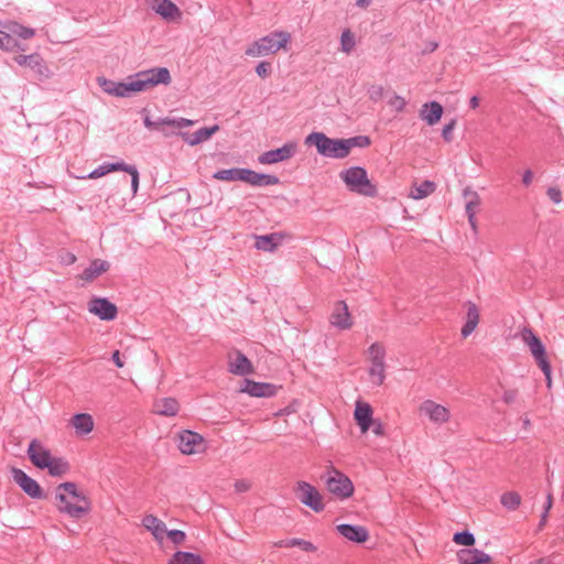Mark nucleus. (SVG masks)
<instances>
[{"label":"nucleus","instance_id":"1","mask_svg":"<svg viewBox=\"0 0 564 564\" xmlns=\"http://www.w3.org/2000/svg\"><path fill=\"white\" fill-rule=\"evenodd\" d=\"M172 82L171 73L166 67H153L140 70L124 82H113L105 77H98L97 83L108 95L127 98L132 95L150 90L159 85H170Z\"/></svg>","mask_w":564,"mask_h":564},{"label":"nucleus","instance_id":"2","mask_svg":"<svg viewBox=\"0 0 564 564\" xmlns=\"http://www.w3.org/2000/svg\"><path fill=\"white\" fill-rule=\"evenodd\" d=\"M57 509L72 518H80L90 510L86 496L77 489L75 482H63L56 488Z\"/></svg>","mask_w":564,"mask_h":564},{"label":"nucleus","instance_id":"3","mask_svg":"<svg viewBox=\"0 0 564 564\" xmlns=\"http://www.w3.org/2000/svg\"><path fill=\"white\" fill-rule=\"evenodd\" d=\"M28 456L34 466L40 469H47L51 476L59 477L69 470V465L66 460L53 456L51 451L37 440L31 441L28 447Z\"/></svg>","mask_w":564,"mask_h":564},{"label":"nucleus","instance_id":"4","mask_svg":"<svg viewBox=\"0 0 564 564\" xmlns=\"http://www.w3.org/2000/svg\"><path fill=\"white\" fill-rule=\"evenodd\" d=\"M291 39V34L286 31H273L251 43L246 50V55L261 57L276 54L280 50L286 51Z\"/></svg>","mask_w":564,"mask_h":564},{"label":"nucleus","instance_id":"5","mask_svg":"<svg viewBox=\"0 0 564 564\" xmlns=\"http://www.w3.org/2000/svg\"><path fill=\"white\" fill-rule=\"evenodd\" d=\"M520 338L524 345L529 348L531 356L533 357L538 367L542 370L545 376L546 387L552 388V369L547 358V352L544 344L533 333L531 328H523L520 333Z\"/></svg>","mask_w":564,"mask_h":564},{"label":"nucleus","instance_id":"6","mask_svg":"<svg viewBox=\"0 0 564 564\" xmlns=\"http://www.w3.org/2000/svg\"><path fill=\"white\" fill-rule=\"evenodd\" d=\"M306 145H314L322 156L345 159L348 151L345 139H332L323 132H312L305 138Z\"/></svg>","mask_w":564,"mask_h":564},{"label":"nucleus","instance_id":"7","mask_svg":"<svg viewBox=\"0 0 564 564\" xmlns=\"http://www.w3.org/2000/svg\"><path fill=\"white\" fill-rule=\"evenodd\" d=\"M339 176L351 192L369 197H373L377 194V188L368 178L364 167H349L341 171Z\"/></svg>","mask_w":564,"mask_h":564},{"label":"nucleus","instance_id":"8","mask_svg":"<svg viewBox=\"0 0 564 564\" xmlns=\"http://www.w3.org/2000/svg\"><path fill=\"white\" fill-rule=\"evenodd\" d=\"M323 478L327 490L337 498L344 500L354 494L352 481L333 466L328 468Z\"/></svg>","mask_w":564,"mask_h":564},{"label":"nucleus","instance_id":"9","mask_svg":"<svg viewBox=\"0 0 564 564\" xmlns=\"http://www.w3.org/2000/svg\"><path fill=\"white\" fill-rule=\"evenodd\" d=\"M177 446L184 455L203 454L207 449L205 438L193 431L184 430L177 434Z\"/></svg>","mask_w":564,"mask_h":564},{"label":"nucleus","instance_id":"10","mask_svg":"<svg viewBox=\"0 0 564 564\" xmlns=\"http://www.w3.org/2000/svg\"><path fill=\"white\" fill-rule=\"evenodd\" d=\"M296 492L299 495L300 501L310 507L315 512H321L324 510V503L321 494L318 490L306 481H297L296 482Z\"/></svg>","mask_w":564,"mask_h":564},{"label":"nucleus","instance_id":"11","mask_svg":"<svg viewBox=\"0 0 564 564\" xmlns=\"http://www.w3.org/2000/svg\"><path fill=\"white\" fill-rule=\"evenodd\" d=\"M89 313L102 321H113L117 317V306L105 297H93L88 302Z\"/></svg>","mask_w":564,"mask_h":564},{"label":"nucleus","instance_id":"12","mask_svg":"<svg viewBox=\"0 0 564 564\" xmlns=\"http://www.w3.org/2000/svg\"><path fill=\"white\" fill-rule=\"evenodd\" d=\"M296 152V143L288 142L283 147L267 151L259 155L258 161L261 164H275L291 159Z\"/></svg>","mask_w":564,"mask_h":564},{"label":"nucleus","instance_id":"13","mask_svg":"<svg viewBox=\"0 0 564 564\" xmlns=\"http://www.w3.org/2000/svg\"><path fill=\"white\" fill-rule=\"evenodd\" d=\"M11 474L13 480L31 498L40 499L43 497V491L37 481L28 476L22 469L12 468Z\"/></svg>","mask_w":564,"mask_h":564},{"label":"nucleus","instance_id":"14","mask_svg":"<svg viewBox=\"0 0 564 564\" xmlns=\"http://www.w3.org/2000/svg\"><path fill=\"white\" fill-rule=\"evenodd\" d=\"M151 9L169 22L180 21L182 11L171 0H149Z\"/></svg>","mask_w":564,"mask_h":564},{"label":"nucleus","instance_id":"15","mask_svg":"<svg viewBox=\"0 0 564 564\" xmlns=\"http://www.w3.org/2000/svg\"><path fill=\"white\" fill-rule=\"evenodd\" d=\"M329 323L332 326L346 330L352 327V317L349 313L348 306L344 301L335 303L333 312L329 316Z\"/></svg>","mask_w":564,"mask_h":564},{"label":"nucleus","instance_id":"16","mask_svg":"<svg viewBox=\"0 0 564 564\" xmlns=\"http://www.w3.org/2000/svg\"><path fill=\"white\" fill-rule=\"evenodd\" d=\"M425 416L433 424L441 426L448 423L452 415L447 406L432 400H425Z\"/></svg>","mask_w":564,"mask_h":564},{"label":"nucleus","instance_id":"17","mask_svg":"<svg viewBox=\"0 0 564 564\" xmlns=\"http://www.w3.org/2000/svg\"><path fill=\"white\" fill-rule=\"evenodd\" d=\"M14 61L20 66H25L32 69L40 79L47 78L50 76V69L39 54L17 55Z\"/></svg>","mask_w":564,"mask_h":564},{"label":"nucleus","instance_id":"18","mask_svg":"<svg viewBox=\"0 0 564 564\" xmlns=\"http://www.w3.org/2000/svg\"><path fill=\"white\" fill-rule=\"evenodd\" d=\"M240 181L252 186H270L279 183V178L274 175L258 173L249 169H241Z\"/></svg>","mask_w":564,"mask_h":564},{"label":"nucleus","instance_id":"19","mask_svg":"<svg viewBox=\"0 0 564 564\" xmlns=\"http://www.w3.org/2000/svg\"><path fill=\"white\" fill-rule=\"evenodd\" d=\"M241 392L248 393L249 395L257 398H270L276 393V388L271 383L246 380L245 387L241 389Z\"/></svg>","mask_w":564,"mask_h":564},{"label":"nucleus","instance_id":"20","mask_svg":"<svg viewBox=\"0 0 564 564\" xmlns=\"http://www.w3.org/2000/svg\"><path fill=\"white\" fill-rule=\"evenodd\" d=\"M229 371L237 376H246L253 372L250 360L240 351L229 355Z\"/></svg>","mask_w":564,"mask_h":564},{"label":"nucleus","instance_id":"21","mask_svg":"<svg viewBox=\"0 0 564 564\" xmlns=\"http://www.w3.org/2000/svg\"><path fill=\"white\" fill-rule=\"evenodd\" d=\"M459 564H491L492 558L477 549H464L457 553Z\"/></svg>","mask_w":564,"mask_h":564},{"label":"nucleus","instance_id":"22","mask_svg":"<svg viewBox=\"0 0 564 564\" xmlns=\"http://www.w3.org/2000/svg\"><path fill=\"white\" fill-rule=\"evenodd\" d=\"M354 416L361 432L366 433L372 424V408L366 402L357 401Z\"/></svg>","mask_w":564,"mask_h":564},{"label":"nucleus","instance_id":"23","mask_svg":"<svg viewBox=\"0 0 564 564\" xmlns=\"http://www.w3.org/2000/svg\"><path fill=\"white\" fill-rule=\"evenodd\" d=\"M218 130L219 126L215 124L213 127L200 128L194 133L181 132L180 135L184 142L193 147L209 140Z\"/></svg>","mask_w":564,"mask_h":564},{"label":"nucleus","instance_id":"24","mask_svg":"<svg viewBox=\"0 0 564 564\" xmlns=\"http://www.w3.org/2000/svg\"><path fill=\"white\" fill-rule=\"evenodd\" d=\"M336 529L345 539L356 543H364L369 538L367 529L361 525L339 524Z\"/></svg>","mask_w":564,"mask_h":564},{"label":"nucleus","instance_id":"25","mask_svg":"<svg viewBox=\"0 0 564 564\" xmlns=\"http://www.w3.org/2000/svg\"><path fill=\"white\" fill-rule=\"evenodd\" d=\"M142 524L159 543H162L167 531L166 524L162 520L153 514H147L142 520Z\"/></svg>","mask_w":564,"mask_h":564},{"label":"nucleus","instance_id":"26","mask_svg":"<svg viewBox=\"0 0 564 564\" xmlns=\"http://www.w3.org/2000/svg\"><path fill=\"white\" fill-rule=\"evenodd\" d=\"M110 268V263L106 260L95 259L90 262L89 267L86 268L79 278L86 282H93L95 279L107 272Z\"/></svg>","mask_w":564,"mask_h":564},{"label":"nucleus","instance_id":"27","mask_svg":"<svg viewBox=\"0 0 564 564\" xmlns=\"http://www.w3.org/2000/svg\"><path fill=\"white\" fill-rule=\"evenodd\" d=\"M0 26L3 31H7L11 36H19L23 40H29L34 36L35 30L32 28L24 26L15 21L7 20L0 22Z\"/></svg>","mask_w":564,"mask_h":564},{"label":"nucleus","instance_id":"28","mask_svg":"<svg viewBox=\"0 0 564 564\" xmlns=\"http://www.w3.org/2000/svg\"><path fill=\"white\" fill-rule=\"evenodd\" d=\"M480 319V313L475 303L467 304L466 321L462 327V336L467 338L477 327Z\"/></svg>","mask_w":564,"mask_h":564},{"label":"nucleus","instance_id":"29","mask_svg":"<svg viewBox=\"0 0 564 564\" xmlns=\"http://www.w3.org/2000/svg\"><path fill=\"white\" fill-rule=\"evenodd\" d=\"M70 424L75 429V433L78 436L87 435L94 429L93 416L87 413L75 414L70 420Z\"/></svg>","mask_w":564,"mask_h":564},{"label":"nucleus","instance_id":"30","mask_svg":"<svg viewBox=\"0 0 564 564\" xmlns=\"http://www.w3.org/2000/svg\"><path fill=\"white\" fill-rule=\"evenodd\" d=\"M180 410V404L174 398H161L153 404L154 413L164 416H174Z\"/></svg>","mask_w":564,"mask_h":564},{"label":"nucleus","instance_id":"31","mask_svg":"<svg viewBox=\"0 0 564 564\" xmlns=\"http://www.w3.org/2000/svg\"><path fill=\"white\" fill-rule=\"evenodd\" d=\"M464 200H465V209L468 215L469 224L473 228H476V213L477 208L480 205V197L479 195L471 191V189H465L464 191Z\"/></svg>","mask_w":564,"mask_h":564},{"label":"nucleus","instance_id":"32","mask_svg":"<svg viewBox=\"0 0 564 564\" xmlns=\"http://www.w3.org/2000/svg\"><path fill=\"white\" fill-rule=\"evenodd\" d=\"M282 239L279 234H270L264 236H256L254 247L258 250L272 252L281 243Z\"/></svg>","mask_w":564,"mask_h":564},{"label":"nucleus","instance_id":"33","mask_svg":"<svg viewBox=\"0 0 564 564\" xmlns=\"http://www.w3.org/2000/svg\"><path fill=\"white\" fill-rule=\"evenodd\" d=\"M366 356L370 365L386 364V346L380 341H376L368 347Z\"/></svg>","mask_w":564,"mask_h":564},{"label":"nucleus","instance_id":"34","mask_svg":"<svg viewBox=\"0 0 564 564\" xmlns=\"http://www.w3.org/2000/svg\"><path fill=\"white\" fill-rule=\"evenodd\" d=\"M443 107L437 101H432L430 104H425V123L429 126H434L438 123L443 116Z\"/></svg>","mask_w":564,"mask_h":564},{"label":"nucleus","instance_id":"35","mask_svg":"<svg viewBox=\"0 0 564 564\" xmlns=\"http://www.w3.org/2000/svg\"><path fill=\"white\" fill-rule=\"evenodd\" d=\"M169 564H203V560L198 554L177 551L170 558Z\"/></svg>","mask_w":564,"mask_h":564},{"label":"nucleus","instance_id":"36","mask_svg":"<svg viewBox=\"0 0 564 564\" xmlns=\"http://www.w3.org/2000/svg\"><path fill=\"white\" fill-rule=\"evenodd\" d=\"M386 369H387V364H376V365L369 366L368 376H369L370 382L373 386L380 387L381 384H383V382L386 380Z\"/></svg>","mask_w":564,"mask_h":564},{"label":"nucleus","instance_id":"37","mask_svg":"<svg viewBox=\"0 0 564 564\" xmlns=\"http://www.w3.org/2000/svg\"><path fill=\"white\" fill-rule=\"evenodd\" d=\"M122 163L123 162L104 163L91 171L87 176H82L80 178H98L110 172L120 171L122 169Z\"/></svg>","mask_w":564,"mask_h":564},{"label":"nucleus","instance_id":"38","mask_svg":"<svg viewBox=\"0 0 564 564\" xmlns=\"http://www.w3.org/2000/svg\"><path fill=\"white\" fill-rule=\"evenodd\" d=\"M521 501V496L516 491H507L500 497L501 505L510 511L517 510L520 507Z\"/></svg>","mask_w":564,"mask_h":564},{"label":"nucleus","instance_id":"39","mask_svg":"<svg viewBox=\"0 0 564 564\" xmlns=\"http://www.w3.org/2000/svg\"><path fill=\"white\" fill-rule=\"evenodd\" d=\"M275 545L280 546V547H282V546H285V547L299 546L305 552H315L316 551V546L313 543H311L310 541L302 540V539H291V540H286V541H280Z\"/></svg>","mask_w":564,"mask_h":564},{"label":"nucleus","instance_id":"40","mask_svg":"<svg viewBox=\"0 0 564 564\" xmlns=\"http://www.w3.org/2000/svg\"><path fill=\"white\" fill-rule=\"evenodd\" d=\"M241 169H228V170H219L214 173L213 177L218 181L225 182H234L240 181Z\"/></svg>","mask_w":564,"mask_h":564},{"label":"nucleus","instance_id":"41","mask_svg":"<svg viewBox=\"0 0 564 564\" xmlns=\"http://www.w3.org/2000/svg\"><path fill=\"white\" fill-rule=\"evenodd\" d=\"M163 122L165 123L167 129L173 132L175 129H183V128L192 127L195 123V121L186 119V118H170V117L164 118Z\"/></svg>","mask_w":564,"mask_h":564},{"label":"nucleus","instance_id":"42","mask_svg":"<svg viewBox=\"0 0 564 564\" xmlns=\"http://www.w3.org/2000/svg\"><path fill=\"white\" fill-rule=\"evenodd\" d=\"M163 120H164V118L153 121L150 119V117L147 116L143 120V123H144L145 128H148L150 130H160L164 137H171V135L175 134V132L170 131L167 129V127L165 126Z\"/></svg>","mask_w":564,"mask_h":564},{"label":"nucleus","instance_id":"43","mask_svg":"<svg viewBox=\"0 0 564 564\" xmlns=\"http://www.w3.org/2000/svg\"><path fill=\"white\" fill-rule=\"evenodd\" d=\"M356 41L355 35L350 32V30H345L340 36V50L346 54H350L355 48Z\"/></svg>","mask_w":564,"mask_h":564},{"label":"nucleus","instance_id":"44","mask_svg":"<svg viewBox=\"0 0 564 564\" xmlns=\"http://www.w3.org/2000/svg\"><path fill=\"white\" fill-rule=\"evenodd\" d=\"M345 143L347 145V151L349 154L352 148L368 147L370 144V139H369V137H366V135H357V137L345 139Z\"/></svg>","mask_w":564,"mask_h":564},{"label":"nucleus","instance_id":"45","mask_svg":"<svg viewBox=\"0 0 564 564\" xmlns=\"http://www.w3.org/2000/svg\"><path fill=\"white\" fill-rule=\"evenodd\" d=\"M18 47V42L7 31L0 30V48L6 51H13Z\"/></svg>","mask_w":564,"mask_h":564},{"label":"nucleus","instance_id":"46","mask_svg":"<svg viewBox=\"0 0 564 564\" xmlns=\"http://www.w3.org/2000/svg\"><path fill=\"white\" fill-rule=\"evenodd\" d=\"M120 171L127 172L131 176V188L133 194L138 192L139 187V172L134 165L122 163V169Z\"/></svg>","mask_w":564,"mask_h":564},{"label":"nucleus","instance_id":"47","mask_svg":"<svg viewBox=\"0 0 564 564\" xmlns=\"http://www.w3.org/2000/svg\"><path fill=\"white\" fill-rule=\"evenodd\" d=\"M453 541L458 545L471 546L475 543V538L467 531L457 532L454 534Z\"/></svg>","mask_w":564,"mask_h":564},{"label":"nucleus","instance_id":"48","mask_svg":"<svg viewBox=\"0 0 564 564\" xmlns=\"http://www.w3.org/2000/svg\"><path fill=\"white\" fill-rule=\"evenodd\" d=\"M457 120L452 118L442 129V138L446 143H451L454 139L453 132L456 128Z\"/></svg>","mask_w":564,"mask_h":564},{"label":"nucleus","instance_id":"49","mask_svg":"<svg viewBox=\"0 0 564 564\" xmlns=\"http://www.w3.org/2000/svg\"><path fill=\"white\" fill-rule=\"evenodd\" d=\"M384 88L381 85H371L368 88V96L370 100L378 101L383 98Z\"/></svg>","mask_w":564,"mask_h":564},{"label":"nucleus","instance_id":"50","mask_svg":"<svg viewBox=\"0 0 564 564\" xmlns=\"http://www.w3.org/2000/svg\"><path fill=\"white\" fill-rule=\"evenodd\" d=\"M165 535H167L169 539L175 545L182 544L185 541V539H186L185 532H183L181 530H170V531H166Z\"/></svg>","mask_w":564,"mask_h":564},{"label":"nucleus","instance_id":"51","mask_svg":"<svg viewBox=\"0 0 564 564\" xmlns=\"http://www.w3.org/2000/svg\"><path fill=\"white\" fill-rule=\"evenodd\" d=\"M388 104L395 110V111H402L406 105L404 98L398 95H393Z\"/></svg>","mask_w":564,"mask_h":564},{"label":"nucleus","instance_id":"52","mask_svg":"<svg viewBox=\"0 0 564 564\" xmlns=\"http://www.w3.org/2000/svg\"><path fill=\"white\" fill-rule=\"evenodd\" d=\"M546 195L554 204H560L562 202V192L557 186L549 187Z\"/></svg>","mask_w":564,"mask_h":564},{"label":"nucleus","instance_id":"53","mask_svg":"<svg viewBox=\"0 0 564 564\" xmlns=\"http://www.w3.org/2000/svg\"><path fill=\"white\" fill-rule=\"evenodd\" d=\"M271 72V64L269 62H260L256 67V73L262 77L265 78Z\"/></svg>","mask_w":564,"mask_h":564},{"label":"nucleus","instance_id":"54","mask_svg":"<svg viewBox=\"0 0 564 564\" xmlns=\"http://www.w3.org/2000/svg\"><path fill=\"white\" fill-rule=\"evenodd\" d=\"M77 258L73 252L65 251L59 256L61 263L65 265H70L76 262Z\"/></svg>","mask_w":564,"mask_h":564},{"label":"nucleus","instance_id":"55","mask_svg":"<svg viewBox=\"0 0 564 564\" xmlns=\"http://www.w3.org/2000/svg\"><path fill=\"white\" fill-rule=\"evenodd\" d=\"M249 488H250V482L248 480L240 479L235 482V489L237 492H245V491L249 490Z\"/></svg>","mask_w":564,"mask_h":564},{"label":"nucleus","instance_id":"56","mask_svg":"<svg viewBox=\"0 0 564 564\" xmlns=\"http://www.w3.org/2000/svg\"><path fill=\"white\" fill-rule=\"evenodd\" d=\"M534 174L531 170H525L522 174V183L525 186H529L533 181Z\"/></svg>","mask_w":564,"mask_h":564},{"label":"nucleus","instance_id":"57","mask_svg":"<svg viewBox=\"0 0 564 564\" xmlns=\"http://www.w3.org/2000/svg\"><path fill=\"white\" fill-rule=\"evenodd\" d=\"M411 196L414 198V199H421L423 198V184L422 185H419V186H415L412 192H411Z\"/></svg>","mask_w":564,"mask_h":564},{"label":"nucleus","instance_id":"58","mask_svg":"<svg viewBox=\"0 0 564 564\" xmlns=\"http://www.w3.org/2000/svg\"><path fill=\"white\" fill-rule=\"evenodd\" d=\"M112 361L116 364L117 367L119 368H122L123 367V361L121 360L120 358V352L119 350H116L113 354H112V357H111Z\"/></svg>","mask_w":564,"mask_h":564},{"label":"nucleus","instance_id":"59","mask_svg":"<svg viewBox=\"0 0 564 564\" xmlns=\"http://www.w3.org/2000/svg\"><path fill=\"white\" fill-rule=\"evenodd\" d=\"M436 185L433 182L425 181V196L435 192Z\"/></svg>","mask_w":564,"mask_h":564},{"label":"nucleus","instance_id":"60","mask_svg":"<svg viewBox=\"0 0 564 564\" xmlns=\"http://www.w3.org/2000/svg\"><path fill=\"white\" fill-rule=\"evenodd\" d=\"M469 104L473 109H476L479 106V98L477 96H473Z\"/></svg>","mask_w":564,"mask_h":564},{"label":"nucleus","instance_id":"61","mask_svg":"<svg viewBox=\"0 0 564 564\" xmlns=\"http://www.w3.org/2000/svg\"><path fill=\"white\" fill-rule=\"evenodd\" d=\"M552 503H553L552 495H549L547 501L545 503V512H547L552 508Z\"/></svg>","mask_w":564,"mask_h":564},{"label":"nucleus","instance_id":"62","mask_svg":"<svg viewBox=\"0 0 564 564\" xmlns=\"http://www.w3.org/2000/svg\"><path fill=\"white\" fill-rule=\"evenodd\" d=\"M370 3V0H357L356 4L360 8H366Z\"/></svg>","mask_w":564,"mask_h":564},{"label":"nucleus","instance_id":"63","mask_svg":"<svg viewBox=\"0 0 564 564\" xmlns=\"http://www.w3.org/2000/svg\"><path fill=\"white\" fill-rule=\"evenodd\" d=\"M437 48V43L433 42V43H430L427 46H425V51H430V52H433Z\"/></svg>","mask_w":564,"mask_h":564},{"label":"nucleus","instance_id":"64","mask_svg":"<svg viewBox=\"0 0 564 564\" xmlns=\"http://www.w3.org/2000/svg\"><path fill=\"white\" fill-rule=\"evenodd\" d=\"M373 432L377 434V435H381L382 434V426L380 423L376 424L375 429H373Z\"/></svg>","mask_w":564,"mask_h":564}]
</instances>
